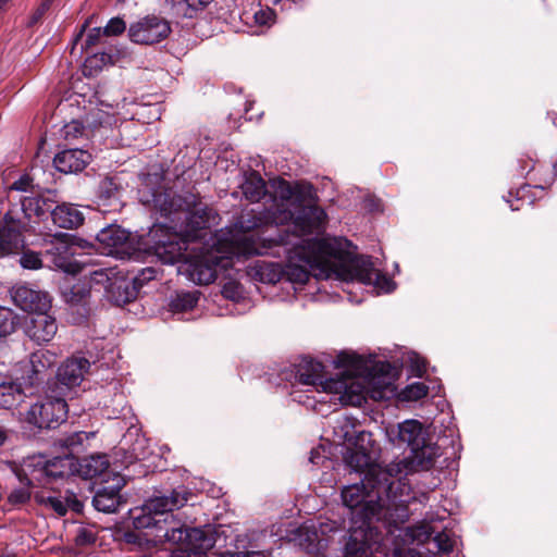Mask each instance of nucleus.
I'll return each instance as SVG.
<instances>
[{
  "label": "nucleus",
  "mask_w": 557,
  "mask_h": 557,
  "mask_svg": "<svg viewBox=\"0 0 557 557\" xmlns=\"http://www.w3.org/2000/svg\"><path fill=\"white\" fill-rule=\"evenodd\" d=\"M122 193L123 187L119 180L113 176H106L100 180L96 187V203L103 211H120L124 206Z\"/></svg>",
  "instance_id": "obj_22"
},
{
  "label": "nucleus",
  "mask_w": 557,
  "mask_h": 557,
  "mask_svg": "<svg viewBox=\"0 0 557 557\" xmlns=\"http://www.w3.org/2000/svg\"><path fill=\"white\" fill-rule=\"evenodd\" d=\"M270 218L271 225L268 226L267 232L271 230V234H275L272 227H277L278 223L293 220L295 228L301 234L307 235L322 231L325 226L327 215L321 207L310 203L299 206L296 213L284 209L280 210L277 216L273 213Z\"/></svg>",
  "instance_id": "obj_11"
},
{
  "label": "nucleus",
  "mask_w": 557,
  "mask_h": 557,
  "mask_svg": "<svg viewBox=\"0 0 557 557\" xmlns=\"http://www.w3.org/2000/svg\"><path fill=\"white\" fill-rule=\"evenodd\" d=\"M76 471L77 456L62 453L51 459L44 456L28 457L14 473L26 484L44 486L52 480L75 475Z\"/></svg>",
  "instance_id": "obj_8"
},
{
  "label": "nucleus",
  "mask_w": 557,
  "mask_h": 557,
  "mask_svg": "<svg viewBox=\"0 0 557 557\" xmlns=\"http://www.w3.org/2000/svg\"><path fill=\"white\" fill-rule=\"evenodd\" d=\"M290 396L293 397V400L299 404L309 405L310 397L306 396V399H302V395H300L298 391H293Z\"/></svg>",
  "instance_id": "obj_61"
},
{
  "label": "nucleus",
  "mask_w": 557,
  "mask_h": 557,
  "mask_svg": "<svg viewBox=\"0 0 557 557\" xmlns=\"http://www.w3.org/2000/svg\"><path fill=\"white\" fill-rule=\"evenodd\" d=\"M345 463L356 472L367 473L372 468H382L374 463L373 450H358L346 448L343 455Z\"/></svg>",
  "instance_id": "obj_28"
},
{
  "label": "nucleus",
  "mask_w": 557,
  "mask_h": 557,
  "mask_svg": "<svg viewBox=\"0 0 557 557\" xmlns=\"http://www.w3.org/2000/svg\"><path fill=\"white\" fill-rule=\"evenodd\" d=\"M141 201L170 220L171 225L160 224L168 234L178 244L180 257H183V250L186 249L188 242L200 238L199 232L209 227L211 209L202 206L199 195L191 191L177 194L172 188L158 186L149 190L141 191Z\"/></svg>",
  "instance_id": "obj_3"
},
{
  "label": "nucleus",
  "mask_w": 557,
  "mask_h": 557,
  "mask_svg": "<svg viewBox=\"0 0 557 557\" xmlns=\"http://www.w3.org/2000/svg\"><path fill=\"white\" fill-rule=\"evenodd\" d=\"M24 334L35 344L44 345L52 341L58 331V323L54 317L48 311L37 312L25 319L23 326Z\"/></svg>",
  "instance_id": "obj_18"
},
{
  "label": "nucleus",
  "mask_w": 557,
  "mask_h": 557,
  "mask_svg": "<svg viewBox=\"0 0 557 557\" xmlns=\"http://www.w3.org/2000/svg\"><path fill=\"white\" fill-rule=\"evenodd\" d=\"M355 375L350 372H343L338 377H330L324 383V393L339 394V400L346 405H360L364 399L362 395V386L355 382Z\"/></svg>",
  "instance_id": "obj_19"
},
{
  "label": "nucleus",
  "mask_w": 557,
  "mask_h": 557,
  "mask_svg": "<svg viewBox=\"0 0 557 557\" xmlns=\"http://www.w3.org/2000/svg\"><path fill=\"white\" fill-rule=\"evenodd\" d=\"M103 35L102 27H94L89 30L85 44L83 45V49L88 50L91 47L99 44L101 36Z\"/></svg>",
  "instance_id": "obj_54"
},
{
  "label": "nucleus",
  "mask_w": 557,
  "mask_h": 557,
  "mask_svg": "<svg viewBox=\"0 0 557 557\" xmlns=\"http://www.w3.org/2000/svg\"><path fill=\"white\" fill-rule=\"evenodd\" d=\"M274 188L282 201L295 200L300 203L315 198V188L309 182L292 183L284 178H278L274 182Z\"/></svg>",
  "instance_id": "obj_23"
},
{
  "label": "nucleus",
  "mask_w": 557,
  "mask_h": 557,
  "mask_svg": "<svg viewBox=\"0 0 557 557\" xmlns=\"http://www.w3.org/2000/svg\"><path fill=\"white\" fill-rule=\"evenodd\" d=\"M34 499L36 504L46 509L54 511L58 516L63 517L67 512V506L59 496H53L45 491L34 492Z\"/></svg>",
  "instance_id": "obj_35"
},
{
  "label": "nucleus",
  "mask_w": 557,
  "mask_h": 557,
  "mask_svg": "<svg viewBox=\"0 0 557 557\" xmlns=\"http://www.w3.org/2000/svg\"><path fill=\"white\" fill-rule=\"evenodd\" d=\"M24 396L22 385L12 380L8 381L5 376L1 380L0 386V408L11 409L22 401Z\"/></svg>",
  "instance_id": "obj_31"
},
{
  "label": "nucleus",
  "mask_w": 557,
  "mask_h": 557,
  "mask_svg": "<svg viewBox=\"0 0 557 557\" xmlns=\"http://www.w3.org/2000/svg\"><path fill=\"white\" fill-rule=\"evenodd\" d=\"M220 557H264L261 552H226L222 554Z\"/></svg>",
  "instance_id": "obj_56"
},
{
  "label": "nucleus",
  "mask_w": 557,
  "mask_h": 557,
  "mask_svg": "<svg viewBox=\"0 0 557 557\" xmlns=\"http://www.w3.org/2000/svg\"><path fill=\"white\" fill-rule=\"evenodd\" d=\"M18 264L24 270H40L44 267L40 252L34 251L29 248H22L20 250Z\"/></svg>",
  "instance_id": "obj_42"
},
{
  "label": "nucleus",
  "mask_w": 557,
  "mask_h": 557,
  "mask_svg": "<svg viewBox=\"0 0 557 557\" xmlns=\"http://www.w3.org/2000/svg\"><path fill=\"white\" fill-rule=\"evenodd\" d=\"M92 18H94V15L89 16L88 18H86L85 22L82 24V26L79 28V32L76 34V36L73 39V44L74 45H76L82 39L84 33L89 27Z\"/></svg>",
  "instance_id": "obj_58"
},
{
  "label": "nucleus",
  "mask_w": 557,
  "mask_h": 557,
  "mask_svg": "<svg viewBox=\"0 0 557 557\" xmlns=\"http://www.w3.org/2000/svg\"><path fill=\"white\" fill-rule=\"evenodd\" d=\"M92 290L100 293V288L89 277L77 280L74 283H64L60 287L62 299L69 305L70 314L74 324L81 325L88 321L91 313L90 297Z\"/></svg>",
  "instance_id": "obj_10"
},
{
  "label": "nucleus",
  "mask_w": 557,
  "mask_h": 557,
  "mask_svg": "<svg viewBox=\"0 0 557 557\" xmlns=\"http://www.w3.org/2000/svg\"><path fill=\"white\" fill-rule=\"evenodd\" d=\"M90 366V361L83 356L69 357L59 366L55 376L47 385L69 396L84 381Z\"/></svg>",
  "instance_id": "obj_12"
},
{
  "label": "nucleus",
  "mask_w": 557,
  "mask_h": 557,
  "mask_svg": "<svg viewBox=\"0 0 557 557\" xmlns=\"http://www.w3.org/2000/svg\"><path fill=\"white\" fill-rule=\"evenodd\" d=\"M375 287L383 290L384 293H391L395 289V282L384 273H375L373 276V283Z\"/></svg>",
  "instance_id": "obj_50"
},
{
  "label": "nucleus",
  "mask_w": 557,
  "mask_h": 557,
  "mask_svg": "<svg viewBox=\"0 0 557 557\" xmlns=\"http://www.w3.org/2000/svg\"><path fill=\"white\" fill-rule=\"evenodd\" d=\"M92 436V432L77 431L62 435L54 442V446L61 448L63 454L77 456L84 449L85 443Z\"/></svg>",
  "instance_id": "obj_30"
},
{
  "label": "nucleus",
  "mask_w": 557,
  "mask_h": 557,
  "mask_svg": "<svg viewBox=\"0 0 557 557\" xmlns=\"http://www.w3.org/2000/svg\"><path fill=\"white\" fill-rule=\"evenodd\" d=\"M240 230L248 232L255 228H259L263 225V220L261 216L258 215H247V219L245 215H242L238 221Z\"/></svg>",
  "instance_id": "obj_51"
},
{
  "label": "nucleus",
  "mask_w": 557,
  "mask_h": 557,
  "mask_svg": "<svg viewBox=\"0 0 557 557\" xmlns=\"http://www.w3.org/2000/svg\"><path fill=\"white\" fill-rule=\"evenodd\" d=\"M67 247L66 246H58L52 247L46 251L47 256L51 257L52 264L61 270H67L70 265L69 257L66 256Z\"/></svg>",
  "instance_id": "obj_44"
},
{
  "label": "nucleus",
  "mask_w": 557,
  "mask_h": 557,
  "mask_svg": "<svg viewBox=\"0 0 557 557\" xmlns=\"http://www.w3.org/2000/svg\"><path fill=\"white\" fill-rule=\"evenodd\" d=\"M98 539V527L90 523H81L74 535V544L77 547H88L96 543Z\"/></svg>",
  "instance_id": "obj_36"
},
{
  "label": "nucleus",
  "mask_w": 557,
  "mask_h": 557,
  "mask_svg": "<svg viewBox=\"0 0 557 557\" xmlns=\"http://www.w3.org/2000/svg\"><path fill=\"white\" fill-rule=\"evenodd\" d=\"M66 397L46 385L45 397L30 406L26 413L28 423L38 429H55L67 418Z\"/></svg>",
  "instance_id": "obj_9"
},
{
  "label": "nucleus",
  "mask_w": 557,
  "mask_h": 557,
  "mask_svg": "<svg viewBox=\"0 0 557 557\" xmlns=\"http://www.w3.org/2000/svg\"><path fill=\"white\" fill-rule=\"evenodd\" d=\"M285 268L278 263H263L259 267L258 275L263 283L275 284L284 277Z\"/></svg>",
  "instance_id": "obj_40"
},
{
  "label": "nucleus",
  "mask_w": 557,
  "mask_h": 557,
  "mask_svg": "<svg viewBox=\"0 0 557 557\" xmlns=\"http://www.w3.org/2000/svg\"><path fill=\"white\" fill-rule=\"evenodd\" d=\"M30 224L16 218L8 210L0 221V258L18 255L25 247L24 234L30 231Z\"/></svg>",
  "instance_id": "obj_14"
},
{
  "label": "nucleus",
  "mask_w": 557,
  "mask_h": 557,
  "mask_svg": "<svg viewBox=\"0 0 557 557\" xmlns=\"http://www.w3.org/2000/svg\"><path fill=\"white\" fill-rule=\"evenodd\" d=\"M10 188L17 191H29L34 190L35 186L33 185V178L28 174H23Z\"/></svg>",
  "instance_id": "obj_53"
},
{
  "label": "nucleus",
  "mask_w": 557,
  "mask_h": 557,
  "mask_svg": "<svg viewBox=\"0 0 557 557\" xmlns=\"http://www.w3.org/2000/svg\"><path fill=\"white\" fill-rule=\"evenodd\" d=\"M218 264V257H188L181 269L189 281L208 285L216 278Z\"/></svg>",
  "instance_id": "obj_20"
},
{
  "label": "nucleus",
  "mask_w": 557,
  "mask_h": 557,
  "mask_svg": "<svg viewBox=\"0 0 557 557\" xmlns=\"http://www.w3.org/2000/svg\"><path fill=\"white\" fill-rule=\"evenodd\" d=\"M546 188L545 185L536 184V185H530V184H523L519 188H517L515 191L509 190L508 197L506 198V201L509 203L511 210H520L524 205L532 206L535 201V194L534 189H541L544 190Z\"/></svg>",
  "instance_id": "obj_29"
},
{
  "label": "nucleus",
  "mask_w": 557,
  "mask_h": 557,
  "mask_svg": "<svg viewBox=\"0 0 557 557\" xmlns=\"http://www.w3.org/2000/svg\"><path fill=\"white\" fill-rule=\"evenodd\" d=\"M10 297L17 308L33 314L49 311L51 308V297L47 292L32 288L25 284L14 285L10 289Z\"/></svg>",
  "instance_id": "obj_16"
},
{
  "label": "nucleus",
  "mask_w": 557,
  "mask_h": 557,
  "mask_svg": "<svg viewBox=\"0 0 557 557\" xmlns=\"http://www.w3.org/2000/svg\"><path fill=\"white\" fill-rule=\"evenodd\" d=\"M92 281L103 296L116 306H123L133 301L137 295V286L132 280L122 276H109L107 270L99 269L92 272Z\"/></svg>",
  "instance_id": "obj_13"
},
{
  "label": "nucleus",
  "mask_w": 557,
  "mask_h": 557,
  "mask_svg": "<svg viewBox=\"0 0 557 557\" xmlns=\"http://www.w3.org/2000/svg\"><path fill=\"white\" fill-rule=\"evenodd\" d=\"M272 15H273V11L270 9L267 11L260 10L255 13V18L258 24L265 25V24H268V21Z\"/></svg>",
  "instance_id": "obj_57"
},
{
  "label": "nucleus",
  "mask_w": 557,
  "mask_h": 557,
  "mask_svg": "<svg viewBox=\"0 0 557 557\" xmlns=\"http://www.w3.org/2000/svg\"><path fill=\"white\" fill-rule=\"evenodd\" d=\"M171 33L170 23L157 15H147L131 24L128 37L139 45H154L165 39Z\"/></svg>",
  "instance_id": "obj_15"
},
{
  "label": "nucleus",
  "mask_w": 557,
  "mask_h": 557,
  "mask_svg": "<svg viewBox=\"0 0 557 557\" xmlns=\"http://www.w3.org/2000/svg\"><path fill=\"white\" fill-rule=\"evenodd\" d=\"M20 317L12 309L0 306V338L13 334L20 325Z\"/></svg>",
  "instance_id": "obj_38"
},
{
  "label": "nucleus",
  "mask_w": 557,
  "mask_h": 557,
  "mask_svg": "<svg viewBox=\"0 0 557 557\" xmlns=\"http://www.w3.org/2000/svg\"><path fill=\"white\" fill-rule=\"evenodd\" d=\"M237 289V285L235 283H227L223 286V295L226 297V298H234L235 297V290Z\"/></svg>",
  "instance_id": "obj_59"
},
{
  "label": "nucleus",
  "mask_w": 557,
  "mask_h": 557,
  "mask_svg": "<svg viewBox=\"0 0 557 557\" xmlns=\"http://www.w3.org/2000/svg\"><path fill=\"white\" fill-rule=\"evenodd\" d=\"M243 194L250 202H259L267 194V185L261 175L251 172L242 185Z\"/></svg>",
  "instance_id": "obj_32"
},
{
  "label": "nucleus",
  "mask_w": 557,
  "mask_h": 557,
  "mask_svg": "<svg viewBox=\"0 0 557 557\" xmlns=\"http://www.w3.org/2000/svg\"><path fill=\"white\" fill-rule=\"evenodd\" d=\"M334 362L336 368H347L348 370L346 372H350L355 377L368 371L367 361L362 356L357 354L342 351L337 355Z\"/></svg>",
  "instance_id": "obj_34"
},
{
  "label": "nucleus",
  "mask_w": 557,
  "mask_h": 557,
  "mask_svg": "<svg viewBox=\"0 0 557 557\" xmlns=\"http://www.w3.org/2000/svg\"><path fill=\"white\" fill-rule=\"evenodd\" d=\"M356 246L344 237L322 238L311 243V262L329 272L345 278L372 285L375 274L370 256H359Z\"/></svg>",
  "instance_id": "obj_5"
},
{
  "label": "nucleus",
  "mask_w": 557,
  "mask_h": 557,
  "mask_svg": "<svg viewBox=\"0 0 557 557\" xmlns=\"http://www.w3.org/2000/svg\"><path fill=\"white\" fill-rule=\"evenodd\" d=\"M21 486L13 488L9 495H8V504L13 507H20L25 504H27L32 496H34V493L32 492L33 488L39 487L40 485H30L23 482L20 478L16 476Z\"/></svg>",
  "instance_id": "obj_39"
},
{
  "label": "nucleus",
  "mask_w": 557,
  "mask_h": 557,
  "mask_svg": "<svg viewBox=\"0 0 557 557\" xmlns=\"http://www.w3.org/2000/svg\"><path fill=\"white\" fill-rule=\"evenodd\" d=\"M350 445L346 448L358 449V450H372L374 441L372 440V433L367 431H360L350 442Z\"/></svg>",
  "instance_id": "obj_45"
},
{
  "label": "nucleus",
  "mask_w": 557,
  "mask_h": 557,
  "mask_svg": "<svg viewBox=\"0 0 557 557\" xmlns=\"http://www.w3.org/2000/svg\"><path fill=\"white\" fill-rule=\"evenodd\" d=\"M64 504L67 506V509H71L76 513H81L84 508L83 502L79 500L74 494L67 496Z\"/></svg>",
  "instance_id": "obj_55"
},
{
  "label": "nucleus",
  "mask_w": 557,
  "mask_h": 557,
  "mask_svg": "<svg viewBox=\"0 0 557 557\" xmlns=\"http://www.w3.org/2000/svg\"><path fill=\"white\" fill-rule=\"evenodd\" d=\"M109 460L104 454H94L83 458L77 456L76 474L84 479L101 475L109 468Z\"/></svg>",
  "instance_id": "obj_27"
},
{
  "label": "nucleus",
  "mask_w": 557,
  "mask_h": 557,
  "mask_svg": "<svg viewBox=\"0 0 557 557\" xmlns=\"http://www.w3.org/2000/svg\"><path fill=\"white\" fill-rule=\"evenodd\" d=\"M36 196H25L21 199V209L28 223L33 218H36L38 222L47 220L48 216L51 218V212L57 206V189L44 188Z\"/></svg>",
  "instance_id": "obj_17"
},
{
  "label": "nucleus",
  "mask_w": 557,
  "mask_h": 557,
  "mask_svg": "<svg viewBox=\"0 0 557 557\" xmlns=\"http://www.w3.org/2000/svg\"><path fill=\"white\" fill-rule=\"evenodd\" d=\"M399 474V466L372 468L360 483L342 490L343 504L350 510L345 557H371L379 549L383 537L373 520L379 519L383 508L395 497L393 478Z\"/></svg>",
  "instance_id": "obj_1"
},
{
  "label": "nucleus",
  "mask_w": 557,
  "mask_h": 557,
  "mask_svg": "<svg viewBox=\"0 0 557 557\" xmlns=\"http://www.w3.org/2000/svg\"><path fill=\"white\" fill-rule=\"evenodd\" d=\"M121 487H103L96 492L92 497V506L97 511L113 513L119 511L125 500L120 494Z\"/></svg>",
  "instance_id": "obj_26"
},
{
  "label": "nucleus",
  "mask_w": 557,
  "mask_h": 557,
  "mask_svg": "<svg viewBox=\"0 0 557 557\" xmlns=\"http://www.w3.org/2000/svg\"><path fill=\"white\" fill-rule=\"evenodd\" d=\"M112 62V55L107 52H97L88 58L84 62L83 73L85 76H96L102 69Z\"/></svg>",
  "instance_id": "obj_37"
},
{
  "label": "nucleus",
  "mask_w": 557,
  "mask_h": 557,
  "mask_svg": "<svg viewBox=\"0 0 557 557\" xmlns=\"http://www.w3.org/2000/svg\"><path fill=\"white\" fill-rule=\"evenodd\" d=\"M429 394V386L423 382H414L403 388L398 395L401 401H417Z\"/></svg>",
  "instance_id": "obj_41"
},
{
  "label": "nucleus",
  "mask_w": 557,
  "mask_h": 557,
  "mask_svg": "<svg viewBox=\"0 0 557 557\" xmlns=\"http://www.w3.org/2000/svg\"><path fill=\"white\" fill-rule=\"evenodd\" d=\"M403 557H435V556H431L429 554H422L416 549H408L404 555Z\"/></svg>",
  "instance_id": "obj_62"
},
{
  "label": "nucleus",
  "mask_w": 557,
  "mask_h": 557,
  "mask_svg": "<svg viewBox=\"0 0 557 557\" xmlns=\"http://www.w3.org/2000/svg\"><path fill=\"white\" fill-rule=\"evenodd\" d=\"M194 493L185 485L170 491H156L146 500L141 513L133 517L135 529H154V537L177 545L170 557H206L214 547L216 537L210 525L191 528L174 518V510L185 506L194 497Z\"/></svg>",
  "instance_id": "obj_2"
},
{
  "label": "nucleus",
  "mask_w": 557,
  "mask_h": 557,
  "mask_svg": "<svg viewBox=\"0 0 557 557\" xmlns=\"http://www.w3.org/2000/svg\"><path fill=\"white\" fill-rule=\"evenodd\" d=\"M201 293L199 290L176 292L170 299L169 307L173 312H185L193 310L199 300Z\"/></svg>",
  "instance_id": "obj_33"
},
{
  "label": "nucleus",
  "mask_w": 557,
  "mask_h": 557,
  "mask_svg": "<svg viewBox=\"0 0 557 557\" xmlns=\"http://www.w3.org/2000/svg\"><path fill=\"white\" fill-rule=\"evenodd\" d=\"M275 234H269L261 238V247L255 250L256 255L269 253V250L282 247L287 257L284 276L289 282L306 284L310 278V271L318 270L320 275L329 277V272L311 262V243L322 238L301 239L295 232L288 228L273 227Z\"/></svg>",
  "instance_id": "obj_6"
},
{
  "label": "nucleus",
  "mask_w": 557,
  "mask_h": 557,
  "mask_svg": "<svg viewBox=\"0 0 557 557\" xmlns=\"http://www.w3.org/2000/svg\"><path fill=\"white\" fill-rule=\"evenodd\" d=\"M52 223L60 228L76 230L84 224L85 214L77 205L71 202H57L51 212Z\"/></svg>",
  "instance_id": "obj_25"
},
{
  "label": "nucleus",
  "mask_w": 557,
  "mask_h": 557,
  "mask_svg": "<svg viewBox=\"0 0 557 557\" xmlns=\"http://www.w3.org/2000/svg\"><path fill=\"white\" fill-rule=\"evenodd\" d=\"M53 1L54 0H42L29 16L27 26L33 27L34 25L39 23L41 18L45 16V14L50 10Z\"/></svg>",
  "instance_id": "obj_46"
},
{
  "label": "nucleus",
  "mask_w": 557,
  "mask_h": 557,
  "mask_svg": "<svg viewBox=\"0 0 557 557\" xmlns=\"http://www.w3.org/2000/svg\"><path fill=\"white\" fill-rule=\"evenodd\" d=\"M434 543L440 553L449 554L454 549V541L445 532H440L434 536Z\"/></svg>",
  "instance_id": "obj_49"
},
{
  "label": "nucleus",
  "mask_w": 557,
  "mask_h": 557,
  "mask_svg": "<svg viewBox=\"0 0 557 557\" xmlns=\"http://www.w3.org/2000/svg\"><path fill=\"white\" fill-rule=\"evenodd\" d=\"M96 239L108 249V255L122 259L146 252L157 256L163 263L174 264L181 253L175 236L171 237L161 225H153L147 234L137 235L117 224H110L97 233Z\"/></svg>",
  "instance_id": "obj_4"
},
{
  "label": "nucleus",
  "mask_w": 557,
  "mask_h": 557,
  "mask_svg": "<svg viewBox=\"0 0 557 557\" xmlns=\"http://www.w3.org/2000/svg\"><path fill=\"white\" fill-rule=\"evenodd\" d=\"M7 437L8 436L5 430L2 426H0V446L5 443Z\"/></svg>",
  "instance_id": "obj_64"
},
{
  "label": "nucleus",
  "mask_w": 557,
  "mask_h": 557,
  "mask_svg": "<svg viewBox=\"0 0 557 557\" xmlns=\"http://www.w3.org/2000/svg\"><path fill=\"white\" fill-rule=\"evenodd\" d=\"M91 156L88 151L74 148L60 151L53 158L55 169L64 174L83 171L90 162Z\"/></svg>",
  "instance_id": "obj_24"
},
{
  "label": "nucleus",
  "mask_w": 557,
  "mask_h": 557,
  "mask_svg": "<svg viewBox=\"0 0 557 557\" xmlns=\"http://www.w3.org/2000/svg\"><path fill=\"white\" fill-rule=\"evenodd\" d=\"M126 24L121 17H112L103 27L104 36H117L125 32Z\"/></svg>",
  "instance_id": "obj_47"
},
{
  "label": "nucleus",
  "mask_w": 557,
  "mask_h": 557,
  "mask_svg": "<svg viewBox=\"0 0 557 557\" xmlns=\"http://www.w3.org/2000/svg\"><path fill=\"white\" fill-rule=\"evenodd\" d=\"M398 441L406 443L411 450L409 457L388 467L399 466L400 474L428 471L433 468L437 456V446L428 443L421 422L406 420L398 424Z\"/></svg>",
  "instance_id": "obj_7"
},
{
  "label": "nucleus",
  "mask_w": 557,
  "mask_h": 557,
  "mask_svg": "<svg viewBox=\"0 0 557 557\" xmlns=\"http://www.w3.org/2000/svg\"><path fill=\"white\" fill-rule=\"evenodd\" d=\"M318 458H320V453L318 450L312 449L311 453H310V461L312 463L317 465L318 463V460H317Z\"/></svg>",
  "instance_id": "obj_63"
},
{
  "label": "nucleus",
  "mask_w": 557,
  "mask_h": 557,
  "mask_svg": "<svg viewBox=\"0 0 557 557\" xmlns=\"http://www.w3.org/2000/svg\"><path fill=\"white\" fill-rule=\"evenodd\" d=\"M135 435V441L126 448V454L128 455L126 458L127 462L129 463L137 460H143L147 456V440L145 436L139 435L138 433Z\"/></svg>",
  "instance_id": "obj_43"
},
{
  "label": "nucleus",
  "mask_w": 557,
  "mask_h": 557,
  "mask_svg": "<svg viewBox=\"0 0 557 557\" xmlns=\"http://www.w3.org/2000/svg\"><path fill=\"white\" fill-rule=\"evenodd\" d=\"M323 372V363L312 358H304L295 366L296 382L302 386L309 387L306 392H312L313 389L319 393L323 392L324 383H327L329 380L324 379Z\"/></svg>",
  "instance_id": "obj_21"
},
{
  "label": "nucleus",
  "mask_w": 557,
  "mask_h": 557,
  "mask_svg": "<svg viewBox=\"0 0 557 557\" xmlns=\"http://www.w3.org/2000/svg\"><path fill=\"white\" fill-rule=\"evenodd\" d=\"M158 271L152 268L148 267L145 269H141L137 275L132 280L135 286H137V289L139 290L140 287H143L146 283H148L151 280H154L157 277Z\"/></svg>",
  "instance_id": "obj_48"
},
{
  "label": "nucleus",
  "mask_w": 557,
  "mask_h": 557,
  "mask_svg": "<svg viewBox=\"0 0 557 557\" xmlns=\"http://www.w3.org/2000/svg\"><path fill=\"white\" fill-rule=\"evenodd\" d=\"M392 364L388 361L377 362L370 370L368 369V375L373 379L377 377L380 381L381 377H386L391 374Z\"/></svg>",
  "instance_id": "obj_52"
},
{
  "label": "nucleus",
  "mask_w": 557,
  "mask_h": 557,
  "mask_svg": "<svg viewBox=\"0 0 557 557\" xmlns=\"http://www.w3.org/2000/svg\"><path fill=\"white\" fill-rule=\"evenodd\" d=\"M412 368L414 370L416 375L419 377H421L423 373L426 371L425 362L420 360L416 361L412 364Z\"/></svg>",
  "instance_id": "obj_60"
}]
</instances>
